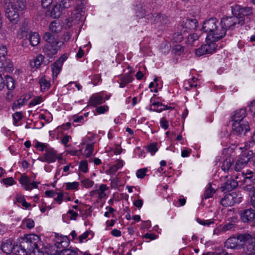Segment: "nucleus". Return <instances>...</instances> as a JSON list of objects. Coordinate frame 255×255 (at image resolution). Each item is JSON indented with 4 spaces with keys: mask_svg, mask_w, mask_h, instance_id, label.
Segmentation results:
<instances>
[{
    "mask_svg": "<svg viewBox=\"0 0 255 255\" xmlns=\"http://www.w3.org/2000/svg\"><path fill=\"white\" fill-rule=\"evenodd\" d=\"M25 7L26 2L23 0L16 1L5 8V16L12 23L15 24L18 21L19 15Z\"/></svg>",
    "mask_w": 255,
    "mask_h": 255,
    "instance_id": "nucleus-4",
    "label": "nucleus"
},
{
    "mask_svg": "<svg viewBox=\"0 0 255 255\" xmlns=\"http://www.w3.org/2000/svg\"><path fill=\"white\" fill-rule=\"evenodd\" d=\"M232 128L233 133L239 135H245L250 130L249 125L246 120L233 122Z\"/></svg>",
    "mask_w": 255,
    "mask_h": 255,
    "instance_id": "nucleus-8",
    "label": "nucleus"
},
{
    "mask_svg": "<svg viewBox=\"0 0 255 255\" xmlns=\"http://www.w3.org/2000/svg\"><path fill=\"white\" fill-rule=\"evenodd\" d=\"M181 30V29H180ZM180 32H176L174 33L172 37V40L174 42L179 43L182 41L185 32H183V30Z\"/></svg>",
    "mask_w": 255,
    "mask_h": 255,
    "instance_id": "nucleus-38",
    "label": "nucleus"
},
{
    "mask_svg": "<svg viewBox=\"0 0 255 255\" xmlns=\"http://www.w3.org/2000/svg\"><path fill=\"white\" fill-rule=\"evenodd\" d=\"M233 159L231 157H227L223 162L222 169L224 171H228L232 165Z\"/></svg>",
    "mask_w": 255,
    "mask_h": 255,
    "instance_id": "nucleus-40",
    "label": "nucleus"
},
{
    "mask_svg": "<svg viewBox=\"0 0 255 255\" xmlns=\"http://www.w3.org/2000/svg\"><path fill=\"white\" fill-rule=\"evenodd\" d=\"M239 239L241 242L246 244L249 254L255 252V238L250 234H243L239 235Z\"/></svg>",
    "mask_w": 255,
    "mask_h": 255,
    "instance_id": "nucleus-10",
    "label": "nucleus"
},
{
    "mask_svg": "<svg viewBox=\"0 0 255 255\" xmlns=\"http://www.w3.org/2000/svg\"><path fill=\"white\" fill-rule=\"evenodd\" d=\"M18 181L22 188L26 191H30L34 188H37L40 184L39 182H31L30 178L25 174H22Z\"/></svg>",
    "mask_w": 255,
    "mask_h": 255,
    "instance_id": "nucleus-9",
    "label": "nucleus"
},
{
    "mask_svg": "<svg viewBox=\"0 0 255 255\" xmlns=\"http://www.w3.org/2000/svg\"><path fill=\"white\" fill-rule=\"evenodd\" d=\"M135 152L137 154V157L139 158H143L145 157V152L144 150H141L138 147H136L135 149Z\"/></svg>",
    "mask_w": 255,
    "mask_h": 255,
    "instance_id": "nucleus-64",
    "label": "nucleus"
},
{
    "mask_svg": "<svg viewBox=\"0 0 255 255\" xmlns=\"http://www.w3.org/2000/svg\"><path fill=\"white\" fill-rule=\"evenodd\" d=\"M43 39L47 42L43 48V52L49 59L55 58L58 50L63 45L64 42L55 39L48 32L45 33Z\"/></svg>",
    "mask_w": 255,
    "mask_h": 255,
    "instance_id": "nucleus-3",
    "label": "nucleus"
},
{
    "mask_svg": "<svg viewBox=\"0 0 255 255\" xmlns=\"http://www.w3.org/2000/svg\"><path fill=\"white\" fill-rule=\"evenodd\" d=\"M7 54V48L6 46L2 44H0V59L4 58Z\"/></svg>",
    "mask_w": 255,
    "mask_h": 255,
    "instance_id": "nucleus-59",
    "label": "nucleus"
},
{
    "mask_svg": "<svg viewBox=\"0 0 255 255\" xmlns=\"http://www.w3.org/2000/svg\"><path fill=\"white\" fill-rule=\"evenodd\" d=\"M160 125L161 127L164 129H167L169 127L168 122L165 118L160 119Z\"/></svg>",
    "mask_w": 255,
    "mask_h": 255,
    "instance_id": "nucleus-62",
    "label": "nucleus"
},
{
    "mask_svg": "<svg viewBox=\"0 0 255 255\" xmlns=\"http://www.w3.org/2000/svg\"><path fill=\"white\" fill-rule=\"evenodd\" d=\"M92 140V137L86 136L82 139V142L81 143V145H86L84 154L87 157L91 156L93 153L94 142Z\"/></svg>",
    "mask_w": 255,
    "mask_h": 255,
    "instance_id": "nucleus-16",
    "label": "nucleus"
},
{
    "mask_svg": "<svg viewBox=\"0 0 255 255\" xmlns=\"http://www.w3.org/2000/svg\"><path fill=\"white\" fill-rule=\"evenodd\" d=\"M252 154V153L249 154V153L245 152L242 154L236 161L234 167V170L236 171H240L244 168L250 160Z\"/></svg>",
    "mask_w": 255,
    "mask_h": 255,
    "instance_id": "nucleus-14",
    "label": "nucleus"
},
{
    "mask_svg": "<svg viewBox=\"0 0 255 255\" xmlns=\"http://www.w3.org/2000/svg\"><path fill=\"white\" fill-rule=\"evenodd\" d=\"M12 117L14 121V124L16 125V124L21 120L22 115L20 112H16L12 115Z\"/></svg>",
    "mask_w": 255,
    "mask_h": 255,
    "instance_id": "nucleus-58",
    "label": "nucleus"
},
{
    "mask_svg": "<svg viewBox=\"0 0 255 255\" xmlns=\"http://www.w3.org/2000/svg\"><path fill=\"white\" fill-rule=\"evenodd\" d=\"M41 91H45L49 89L50 87V78L44 76L42 77L39 81Z\"/></svg>",
    "mask_w": 255,
    "mask_h": 255,
    "instance_id": "nucleus-25",
    "label": "nucleus"
},
{
    "mask_svg": "<svg viewBox=\"0 0 255 255\" xmlns=\"http://www.w3.org/2000/svg\"><path fill=\"white\" fill-rule=\"evenodd\" d=\"M34 222L33 220L25 218L22 222L21 225L23 227H26L27 229H32L34 227Z\"/></svg>",
    "mask_w": 255,
    "mask_h": 255,
    "instance_id": "nucleus-45",
    "label": "nucleus"
},
{
    "mask_svg": "<svg viewBox=\"0 0 255 255\" xmlns=\"http://www.w3.org/2000/svg\"><path fill=\"white\" fill-rule=\"evenodd\" d=\"M44 60V56L41 54H39L35 58L30 61V66L32 68L37 69L41 65Z\"/></svg>",
    "mask_w": 255,
    "mask_h": 255,
    "instance_id": "nucleus-24",
    "label": "nucleus"
},
{
    "mask_svg": "<svg viewBox=\"0 0 255 255\" xmlns=\"http://www.w3.org/2000/svg\"><path fill=\"white\" fill-rule=\"evenodd\" d=\"M246 116V110L244 109H241L235 111L234 114L232 117V122H236L245 121L244 118Z\"/></svg>",
    "mask_w": 255,
    "mask_h": 255,
    "instance_id": "nucleus-21",
    "label": "nucleus"
},
{
    "mask_svg": "<svg viewBox=\"0 0 255 255\" xmlns=\"http://www.w3.org/2000/svg\"><path fill=\"white\" fill-rule=\"evenodd\" d=\"M6 86L8 90H13L15 87V83L13 79L10 76L5 77Z\"/></svg>",
    "mask_w": 255,
    "mask_h": 255,
    "instance_id": "nucleus-44",
    "label": "nucleus"
},
{
    "mask_svg": "<svg viewBox=\"0 0 255 255\" xmlns=\"http://www.w3.org/2000/svg\"><path fill=\"white\" fill-rule=\"evenodd\" d=\"M90 235V232L86 231L78 237V243H82L88 240V237Z\"/></svg>",
    "mask_w": 255,
    "mask_h": 255,
    "instance_id": "nucleus-48",
    "label": "nucleus"
},
{
    "mask_svg": "<svg viewBox=\"0 0 255 255\" xmlns=\"http://www.w3.org/2000/svg\"><path fill=\"white\" fill-rule=\"evenodd\" d=\"M109 191V188L107 185L102 184H100L98 187H97L95 190H92L90 192V195L92 196H96L99 199H102L108 196Z\"/></svg>",
    "mask_w": 255,
    "mask_h": 255,
    "instance_id": "nucleus-13",
    "label": "nucleus"
},
{
    "mask_svg": "<svg viewBox=\"0 0 255 255\" xmlns=\"http://www.w3.org/2000/svg\"><path fill=\"white\" fill-rule=\"evenodd\" d=\"M159 145L156 142H152L148 144L147 146V150L152 156L158 151L159 149Z\"/></svg>",
    "mask_w": 255,
    "mask_h": 255,
    "instance_id": "nucleus-36",
    "label": "nucleus"
},
{
    "mask_svg": "<svg viewBox=\"0 0 255 255\" xmlns=\"http://www.w3.org/2000/svg\"><path fill=\"white\" fill-rule=\"evenodd\" d=\"M42 98L40 96L33 98L29 103V106L32 107L40 104L42 102Z\"/></svg>",
    "mask_w": 255,
    "mask_h": 255,
    "instance_id": "nucleus-51",
    "label": "nucleus"
},
{
    "mask_svg": "<svg viewBox=\"0 0 255 255\" xmlns=\"http://www.w3.org/2000/svg\"><path fill=\"white\" fill-rule=\"evenodd\" d=\"M22 242L26 244L29 251H32L34 255H43V253L40 251L38 243L40 242V237L37 235L30 234L24 235L21 238Z\"/></svg>",
    "mask_w": 255,
    "mask_h": 255,
    "instance_id": "nucleus-5",
    "label": "nucleus"
},
{
    "mask_svg": "<svg viewBox=\"0 0 255 255\" xmlns=\"http://www.w3.org/2000/svg\"><path fill=\"white\" fill-rule=\"evenodd\" d=\"M161 19H162V17L158 14H154V15H152V17H150L151 21L156 23L158 22L161 23Z\"/></svg>",
    "mask_w": 255,
    "mask_h": 255,
    "instance_id": "nucleus-60",
    "label": "nucleus"
},
{
    "mask_svg": "<svg viewBox=\"0 0 255 255\" xmlns=\"http://www.w3.org/2000/svg\"><path fill=\"white\" fill-rule=\"evenodd\" d=\"M79 185V183L76 181L72 182H66L64 183V187L65 189L67 190H78Z\"/></svg>",
    "mask_w": 255,
    "mask_h": 255,
    "instance_id": "nucleus-37",
    "label": "nucleus"
},
{
    "mask_svg": "<svg viewBox=\"0 0 255 255\" xmlns=\"http://www.w3.org/2000/svg\"><path fill=\"white\" fill-rule=\"evenodd\" d=\"M158 81V79L157 78H155L154 79V81L153 82H150V83L149 84V88L151 92L155 93L157 92L156 87H158L159 86Z\"/></svg>",
    "mask_w": 255,
    "mask_h": 255,
    "instance_id": "nucleus-47",
    "label": "nucleus"
},
{
    "mask_svg": "<svg viewBox=\"0 0 255 255\" xmlns=\"http://www.w3.org/2000/svg\"><path fill=\"white\" fill-rule=\"evenodd\" d=\"M66 215L70 220H75L78 216V214L73 210H69Z\"/></svg>",
    "mask_w": 255,
    "mask_h": 255,
    "instance_id": "nucleus-53",
    "label": "nucleus"
},
{
    "mask_svg": "<svg viewBox=\"0 0 255 255\" xmlns=\"http://www.w3.org/2000/svg\"><path fill=\"white\" fill-rule=\"evenodd\" d=\"M79 169L80 171L83 173H87L88 171V165L86 161H82L79 163Z\"/></svg>",
    "mask_w": 255,
    "mask_h": 255,
    "instance_id": "nucleus-49",
    "label": "nucleus"
},
{
    "mask_svg": "<svg viewBox=\"0 0 255 255\" xmlns=\"http://www.w3.org/2000/svg\"><path fill=\"white\" fill-rule=\"evenodd\" d=\"M148 171L147 168H141L137 170L136 172V176L138 178L142 179Z\"/></svg>",
    "mask_w": 255,
    "mask_h": 255,
    "instance_id": "nucleus-50",
    "label": "nucleus"
},
{
    "mask_svg": "<svg viewBox=\"0 0 255 255\" xmlns=\"http://www.w3.org/2000/svg\"><path fill=\"white\" fill-rule=\"evenodd\" d=\"M246 189L249 192V194L251 196V203L255 208V188L250 185L246 186Z\"/></svg>",
    "mask_w": 255,
    "mask_h": 255,
    "instance_id": "nucleus-35",
    "label": "nucleus"
},
{
    "mask_svg": "<svg viewBox=\"0 0 255 255\" xmlns=\"http://www.w3.org/2000/svg\"><path fill=\"white\" fill-rule=\"evenodd\" d=\"M81 183L84 187L89 188L94 185V182L89 179H85L82 180Z\"/></svg>",
    "mask_w": 255,
    "mask_h": 255,
    "instance_id": "nucleus-52",
    "label": "nucleus"
},
{
    "mask_svg": "<svg viewBox=\"0 0 255 255\" xmlns=\"http://www.w3.org/2000/svg\"><path fill=\"white\" fill-rule=\"evenodd\" d=\"M40 36L36 32H31L29 34V40L32 46H37L40 42Z\"/></svg>",
    "mask_w": 255,
    "mask_h": 255,
    "instance_id": "nucleus-28",
    "label": "nucleus"
},
{
    "mask_svg": "<svg viewBox=\"0 0 255 255\" xmlns=\"http://www.w3.org/2000/svg\"><path fill=\"white\" fill-rule=\"evenodd\" d=\"M255 217V211L253 209L246 210L241 215V219L244 222L251 221Z\"/></svg>",
    "mask_w": 255,
    "mask_h": 255,
    "instance_id": "nucleus-22",
    "label": "nucleus"
},
{
    "mask_svg": "<svg viewBox=\"0 0 255 255\" xmlns=\"http://www.w3.org/2000/svg\"><path fill=\"white\" fill-rule=\"evenodd\" d=\"M198 38V36L196 33H193L189 35L187 38V43L192 45L194 41Z\"/></svg>",
    "mask_w": 255,
    "mask_h": 255,
    "instance_id": "nucleus-55",
    "label": "nucleus"
},
{
    "mask_svg": "<svg viewBox=\"0 0 255 255\" xmlns=\"http://www.w3.org/2000/svg\"><path fill=\"white\" fill-rule=\"evenodd\" d=\"M239 241H240L239 236L237 237L235 236L231 237L225 242V246L228 249H234L237 246Z\"/></svg>",
    "mask_w": 255,
    "mask_h": 255,
    "instance_id": "nucleus-23",
    "label": "nucleus"
},
{
    "mask_svg": "<svg viewBox=\"0 0 255 255\" xmlns=\"http://www.w3.org/2000/svg\"><path fill=\"white\" fill-rule=\"evenodd\" d=\"M64 193L62 190H59L58 192L57 191L56 195L53 199L55 202L58 205L61 204L64 201Z\"/></svg>",
    "mask_w": 255,
    "mask_h": 255,
    "instance_id": "nucleus-41",
    "label": "nucleus"
},
{
    "mask_svg": "<svg viewBox=\"0 0 255 255\" xmlns=\"http://www.w3.org/2000/svg\"><path fill=\"white\" fill-rule=\"evenodd\" d=\"M241 202V197H238L236 193L233 192L227 194L221 200V204L225 207L232 206L235 203H239Z\"/></svg>",
    "mask_w": 255,
    "mask_h": 255,
    "instance_id": "nucleus-12",
    "label": "nucleus"
},
{
    "mask_svg": "<svg viewBox=\"0 0 255 255\" xmlns=\"http://www.w3.org/2000/svg\"><path fill=\"white\" fill-rule=\"evenodd\" d=\"M109 110V107L107 106H101L96 108V112L99 114H104Z\"/></svg>",
    "mask_w": 255,
    "mask_h": 255,
    "instance_id": "nucleus-61",
    "label": "nucleus"
},
{
    "mask_svg": "<svg viewBox=\"0 0 255 255\" xmlns=\"http://www.w3.org/2000/svg\"><path fill=\"white\" fill-rule=\"evenodd\" d=\"M124 165V161L122 160H118L116 163L110 168L108 171V174L111 175L115 173L119 169L122 168Z\"/></svg>",
    "mask_w": 255,
    "mask_h": 255,
    "instance_id": "nucleus-27",
    "label": "nucleus"
},
{
    "mask_svg": "<svg viewBox=\"0 0 255 255\" xmlns=\"http://www.w3.org/2000/svg\"><path fill=\"white\" fill-rule=\"evenodd\" d=\"M121 185L120 179L116 177L111 179V186L112 188L117 189Z\"/></svg>",
    "mask_w": 255,
    "mask_h": 255,
    "instance_id": "nucleus-46",
    "label": "nucleus"
},
{
    "mask_svg": "<svg viewBox=\"0 0 255 255\" xmlns=\"http://www.w3.org/2000/svg\"><path fill=\"white\" fill-rule=\"evenodd\" d=\"M28 23L26 22L22 23L20 26V27L18 32V36L21 38L24 36H26L28 31Z\"/></svg>",
    "mask_w": 255,
    "mask_h": 255,
    "instance_id": "nucleus-34",
    "label": "nucleus"
},
{
    "mask_svg": "<svg viewBox=\"0 0 255 255\" xmlns=\"http://www.w3.org/2000/svg\"><path fill=\"white\" fill-rule=\"evenodd\" d=\"M232 11L233 16L223 17L220 23L216 18H212L210 19H215L218 23V27H221L224 30L225 34L227 29H232L237 24L243 25L245 23L244 16L252 13V9L250 7H242L236 5L232 6ZM217 25V24H216Z\"/></svg>",
    "mask_w": 255,
    "mask_h": 255,
    "instance_id": "nucleus-2",
    "label": "nucleus"
},
{
    "mask_svg": "<svg viewBox=\"0 0 255 255\" xmlns=\"http://www.w3.org/2000/svg\"><path fill=\"white\" fill-rule=\"evenodd\" d=\"M197 79L195 77L190 79L184 83V86L186 90H189L191 88H196L198 86Z\"/></svg>",
    "mask_w": 255,
    "mask_h": 255,
    "instance_id": "nucleus-33",
    "label": "nucleus"
},
{
    "mask_svg": "<svg viewBox=\"0 0 255 255\" xmlns=\"http://www.w3.org/2000/svg\"><path fill=\"white\" fill-rule=\"evenodd\" d=\"M49 29L53 33H58L62 29V25L58 20H54L49 25Z\"/></svg>",
    "mask_w": 255,
    "mask_h": 255,
    "instance_id": "nucleus-26",
    "label": "nucleus"
},
{
    "mask_svg": "<svg viewBox=\"0 0 255 255\" xmlns=\"http://www.w3.org/2000/svg\"><path fill=\"white\" fill-rule=\"evenodd\" d=\"M66 56H61L51 66V69L53 72V78L56 77L60 72L63 63L66 60Z\"/></svg>",
    "mask_w": 255,
    "mask_h": 255,
    "instance_id": "nucleus-18",
    "label": "nucleus"
},
{
    "mask_svg": "<svg viewBox=\"0 0 255 255\" xmlns=\"http://www.w3.org/2000/svg\"><path fill=\"white\" fill-rule=\"evenodd\" d=\"M27 101L28 99H26L25 98H19L13 104L12 109L13 110H15L20 108L22 106L27 103Z\"/></svg>",
    "mask_w": 255,
    "mask_h": 255,
    "instance_id": "nucleus-31",
    "label": "nucleus"
},
{
    "mask_svg": "<svg viewBox=\"0 0 255 255\" xmlns=\"http://www.w3.org/2000/svg\"><path fill=\"white\" fill-rule=\"evenodd\" d=\"M33 145L37 150L40 151H46L50 147L47 143L39 142L37 140L33 141Z\"/></svg>",
    "mask_w": 255,
    "mask_h": 255,
    "instance_id": "nucleus-32",
    "label": "nucleus"
},
{
    "mask_svg": "<svg viewBox=\"0 0 255 255\" xmlns=\"http://www.w3.org/2000/svg\"><path fill=\"white\" fill-rule=\"evenodd\" d=\"M0 62L2 64V68H3L2 73L4 71L8 72H11L13 71V64L10 59H6L4 62L1 61H0Z\"/></svg>",
    "mask_w": 255,
    "mask_h": 255,
    "instance_id": "nucleus-30",
    "label": "nucleus"
},
{
    "mask_svg": "<svg viewBox=\"0 0 255 255\" xmlns=\"http://www.w3.org/2000/svg\"><path fill=\"white\" fill-rule=\"evenodd\" d=\"M238 185L237 182L233 180L231 181H227L224 185L222 186L223 190H227V191L232 190L234 188Z\"/></svg>",
    "mask_w": 255,
    "mask_h": 255,
    "instance_id": "nucleus-39",
    "label": "nucleus"
},
{
    "mask_svg": "<svg viewBox=\"0 0 255 255\" xmlns=\"http://www.w3.org/2000/svg\"><path fill=\"white\" fill-rule=\"evenodd\" d=\"M197 26V21L195 19H186L184 24L181 26V30L187 32L188 30L195 29Z\"/></svg>",
    "mask_w": 255,
    "mask_h": 255,
    "instance_id": "nucleus-20",
    "label": "nucleus"
},
{
    "mask_svg": "<svg viewBox=\"0 0 255 255\" xmlns=\"http://www.w3.org/2000/svg\"><path fill=\"white\" fill-rule=\"evenodd\" d=\"M108 99L109 98L107 97V96L103 93H100L94 94L91 97L89 100V104L93 106H96L104 103L105 101Z\"/></svg>",
    "mask_w": 255,
    "mask_h": 255,
    "instance_id": "nucleus-17",
    "label": "nucleus"
},
{
    "mask_svg": "<svg viewBox=\"0 0 255 255\" xmlns=\"http://www.w3.org/2000/svg\"><path fill=\"white\" fill-rule=\"evenodd\" d=\"M57 154L56 151L52 148H49L42 155L38 158L42 162L53 163L56 161Z\"/></svg>",
    "mask_w": 255,
    "mask_h": 255,
    "instance_id": "nucleus-15",
    "label": "nucleus"
},
{
    "mask_svg": "<svg viewBox=\"0 0 255 255\" xmlns=\"http://www.w3.org/2000/svg\"><path fill=\"white\" fill-rule=\"evenodd\" d=\"M17 247L22 246L15 245L13 240L11 239H9L2 242L0 246V250L7 255L10 254L13 255L15 254V253H17L16 251H15V248Z\"/></svg>",
    "mask_w": 255,
    "mask_h": 255,
    "instance_id": "nucleus-11",
    "label": "nucleus"
},
{
    "mask_svg": "<svg viewBox=\"0 0 255 255\" xmlns=\"http://www.w3.org/2000/svg\"><path fill=\"white\" fill-rule=\"evenodd\" d=\"M248 108L249 111L251 113L253 116L255 117V100L251 101L248 104Z\"/></svg>",
    "mask_w": 255,
    "mask_h": 255,
    "instance_id": "nucleus-57",
    "label": "nucleus"
},
{
    "mask_svg": "<svg viewBox=\"0 0 255 255\" xmlns=\"http://www.w3.org/2000/svg\"><path fill=\"white\" fill-rule=\"evenodd\" d=\"M88 113H85L83 115L75 116L73 118V122L76 123L82 124L87 120Z\"/></svg>",
    "mask_w": 255,
    "mask_h": 255,
    "instance_id": "nucleus-42",
    "label": "nucleus"
},
{
    "mask_svg": "<svg viewBox=\"0 0 255 255\" xmlns=\"http://www.w3.org/2000/svg\"><path fill=\"white\" fill-rule=\"evenodd\" d=\"M217 24L215 19H208L203 23L202 30L207 33L206 44L196 49L195 54L197 56L211 54L215 51L217 47L216 42L225 35L224 30L218 27V24L216 25Z\"/></svg>",
    "mask_w": 255,
    "mask_h": 255,
    "instance_id": "nucleus-1",
    "label": "nucleus"
},
{
    "mask_svg": "<svg viewBox=\"0 0 255 255\" xmlns=\"http://www.w3.org/2000/svg\"><path fill=\"white\" fill-rule=\"evenodd\" d=\"M133 78L129 74H125L118 77L117 83L119 84V87L121 88L125 87L128 84L131 83Z\"/></svg>",
    "mask_w": 255,
    "mask_h": 255,
    "instance_id": "nucleus-19",
    "label": "nucleus"
},
{
    "mask_svg": "<svg viewBox=\"0 0 255 255\" xmlns=\"http://www.w3.org/2000/svg\"><path fill=\"white\" fill-rule=\"evenodd\" d=\"M143 238L149 239L150 241L154 240L158 238V236L153 233H147L142 236Z\"/></svg>",
    "mask_w": 255,
    "mask_h": 255,
    "instance_id": "nucleus-63",
    "label": "nucleus"
},
{
    "mask_svg": "<svg viewBox=\"0 0 255 255\" xmlns=\"http://www.w3.org/2000/svg\"><path fill=\"white\" fill-rule=\"evenodd\" d=\"M73 0H58L53 5L52 8L49 10L51 17L55 18H58L61 15L63 10L70 5Z\"/></svg>",
    "mask_w": 255,
    "mask_h": 255,
    "instance_id": "nucleus-6",
    "label": "nucleus"
},
{
    "mask_svg": "<svg viewBox=\"0 0 255 255\" xmlns=\"http://www.w3.org/2000/svg\"><path fill=\"white\" fill-rule=\"evenodd\" d=\"M69 241L66 237L57 238L55 245L52 247L53 250L51 254L52 255H60L64 251L68 250L66 249L69 245Z\"/></svg>",
    "mask_w": 255,
    "mask_h": 255,
    "instance_id": "nucleus-7",
    "label": "nucleus"
},
{
    "mask_svg": "<svg viewBox=\"0 0 255 255\" xmlns=\"http://www.w3.org/2000/svg\"><path fill=\"white\" fill-rule=\"evenodd\" d=\"M197 221L199 224L203 226H209L210 225L214 223V221L211 220H202L200 219H197Z\"/></svg>",
    "mask_w": 255,
    "mask_h": 255,
    "instance_id": "nucleus-56",
    "label": "nucleus"
},
{
    "mask_svg": "<svg viewBox=\"0 0 255 255\" xmlns=\"http://www.w3.org/2000/svg\"><path fill=\"white\" fill-rule=\"evenodd\" d=\"M215 190L211 187V184H209L205 191L204 198L207 199L212 197L215 193Z\"/></svg>",
    "mask_w": 255,
    "mask_h": 255,
    "instance_id": "nucleus-43",
    "label": "nucleus"
},
{
    "mask_svg": "<svg viewBox=\"0 0 255 255\" xmlns=\"http://www.w3.org/2000/svg\"><path fill=\"white\" fill-rule=\"evenodd\" d=\"M15 201L21 204V205L25 209H27L31 206V204L30 203H27L23 195H22L20 194H16L15 197Z\"/></svg>",
    "mask_w": 255,
    "mask_h": 255,
    "instance_id": "nucleus-29",
    "label": "nucleus"
},
{
    "mask_svg": "<svg viewBox=\"0 0 255 255\" xmlns=\"http://www.w3.org/2000/svg\"><path fill=\"white\" fill-rule=\"evenodd\" d=\"M2 182L4 184L8 186H12L16 183L14 179L11 177L3 178Z\"/></svg>",
    "mask_w": 255,
    "mask_h": 255,
    "instance_id": "nucleus-54",
    "label": "nucleus"
}]
</instances>
